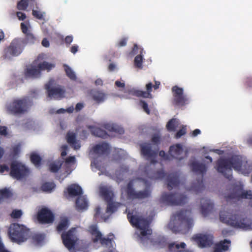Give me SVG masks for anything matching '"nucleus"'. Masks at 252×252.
<instances>
[{
  "instance_id": "1",
  "label": "nucleus",
  "mask_w": 252,
  "mask_h": 252,
  "mask_svg": "<svg viewBox=\"0 0 252 252\" xmlns=\"http://www.w3.org/2000/svg\"><path fill=\"white\" fill-rule=\"evenodd\" d=\"M126 211L127 213V219L130 223L136 228L135 237L139 243L145 247L153 245L161 247L164 246V238L152 235V230L149 228V224L155 214L154 212H151L146 218H144L139 214L135 206H128Z\"/></svg>"
},
{
  "instance_id": "2",
  "label": "nucleus",
  "mask_w": 252,
  "mask_h": 252,
  "mask_svg": "<svg viewBox=\"0 0 252 252\" xmlns=\"http://www.w3.org/2000/svg\"><path fill=\"white\" fill-rule=\"evenodd\" d=\"M219 216L220 221L228 225L245 230L252 229V220L244 218L238 206H221Z\"/></svg>"
},
{
  "instance_id": "3",
  "label": "nucleus",
  "mask_w": 252,
  "mask_h": 252,
  "mask_svg": "<svg viewBox=\"0 0 252 252\" xmlns=\"http://www.w3.org/2000/svg\"><path fill=\"white\" fill-rule=\"evenodd\" d=\"M192 213L189 210H182L173 213L167 227L174 233H186L194 225Z\"/></svg>"
},
{
  "instance_id": "4",
  "label": "nucleus",
  "mask_w": 252,
  "mask_h": 252,
  "mask_svg": "<svg viewBox=\"0 0 252 252\" xmlns=\"http://www.w3.org/2000/svg\"><path fill=\"white\" fill-rule=\"evenodd\" d=\"M246 163L247 162L241 156L235 155L228 158L219 159L216 162V169L218 172L230 180L232 177V168L241 171L242 166H245Z\"/></svg>"
},
{
  "instance_id": "5",
  "label": "nucleus",
  "mask_w": 252,
  "mask_h": 252,
  "mask_svg": "<svg viewBox=\"0 0 252 252\" xmlns=\"http://www.w3.org/2000/svg\"><path fill=\"white\" fill-rule=\"evenodd\" d=\"M36 40V38L31 32L26 35L25 38L13 39L9 46L4 49L2 58L4 60H10L13 57L19 55L27 44H34Z\"/></svg>"
},
{
  "instance_id": "6",
  "label": "nucleus",
  "mask_w": 252,
  "mask_h": 252,
  "mask_svg": "<svg viewBox=\"0 0 252 252\" xmlns=\"http://www.w3.org/2000/svg\"><path fill=\"white\" fill-rule=\"evenodd\" d=\"M29 233V230L25 226L18 223H12L9 228L8 235L10 239L12 242L18 244L26 241Z\"/></svg>"
},
{
  "instance_id": "7",
  "label": "nucleus",
  "mask_w": 252,
  "mask_h": 252,
  "mask_svg": "<svg viewBox=\"0 0 252 252\" xmlns=\"http://www.w3.org/2000/svg\"><path fill=\"white\" fill-rule=\"evenodd\" d=\"M29 98L24 97L14 99L7 106L8 111L14 115H21L25 114L28 110Z\"/></svg>"
},
{
  "instance_id": "8",
  "label": "nucleus",
  "mask_w": 252,
  "mask_h": 252,
  "mask_svg": "<svg viewBox=\"0 0 252 252\" xmlns=\"http://www.w3.org/2000/svg\"><path fill=\"white\" fill-rule=\"evenodd\" d=\"M172 92L173 96L172 103L174 106L181 107L189 103V98L184 94L183 88L174 86L172 88Z\"/></svg>"
},
{
  "instance_id": "9",
  "label": "nucleus",
  "mask_w": 252,
  "mask_h": 252,
  "mask_svg": "<svg viewBox=\"0 0 252 252\" xmlns=\"http://www.w3.org/2000/svg\"><path fill=\"white\" fill-rule=\"evenodd\" d=\"M53 81H49L45 85V89L47 91L48 97L55 99H60L64 97L65 90L63 87L58 85L56 86H52Z\"/></svg>"
},
{
  "instance_id": "10",
  "label": "nucleus",
  "mask_w": 252,
  "mask_h": 252,
  "mask_svg": "<svg viewBox=\"0 0 252 252\" xmlns=\"http://www.w3.org/2000/svg\"><path fill=\"white\" fill-rule=\"evenodd\" d=\"M186 197L177 193L163 192L162 193L160 200L161 203L167 205H181L185 202Z\"/></svg>"
},
{
  "instance_id": "11",
  "label": "nucleus",
  "mask_w": 252,
  "mask_h": 252,
  "mask_svg": "<svg viewBox=\"0 0 252 252\" xmlns=\"http://www.w3.org/2000/svg\"><path fill=\"white\" fill-rule=\"evenodd\" d=\"M29 173V170L21 163L14 161L10 164V176L17 180L25 178Z\"/></svg>"
},
{
  "instance_id": "12",
  "label": "nucleus",
  "mask_w": 252,
  "mask_h": 252,
  "mask_svg": "<svg viewBox=\"0 0 252 252\" xmlns=\"http://www.w3.org/2000/svg\"><path fill=\"white\" fill-rule=\"evenodd\" d=\"M34 217L38 222L42 224H52L55 220L54 214L47 208H43L39 210Z\"/></svg>"
},
{
  "instance_id": "13",
  "label": "nucleus",
  "mask_w": 252,
  "mask_h": 252,
  "mask_svg": "<svg viewBox=\"0 0 252 252\" xmlns=\"http://www.w3.org/2000/svg\"><path fill=\"white\" fill-rule=\"evenodd\" d=\"M89 231L93 236V241L95 243L100 241L102 246L107 248H113L112 239V238H105L102 237V234L98 230L96 225H92L89 228Z\"/></svg>"
},
{
  "instance_id": "14",
  "label": "nucleus",
  "mask_w": 252,
  "mask_h": 252,
  "mask_svg": "<svg viewBox=\"0 0 252 252\" xmlns=\"http://www.w3.org/2000/svg\"><path fill=\"white\" fill-rule=\"evenodd\" d=\"M151 191L149 188H146L143 191H135L133 188V183L130 181L127 185L126 193L130 199H142L149 197Z\"/></svg>"
},
{
  "instance_id": "15",
  "label": "nucleus",
  "mask_w": 252,
  "mask_h": 252,
  "mask_svg": "<svg viewBox=\"0 0 252 252\" xmlns=\"http://www.w3.org/2000/svg\"><path fill=\"white\" fill-rule=\"evenodd\" d=\"M63 242L65 247L70 252L73 250L74 247L78 240L75 228L70 229L66 234L62 235Z\"/></svg>"
},
{
  "instance_id": "16",
  "label": "nucleus",
  "mask_w": 252,
  "mask_h": 252,
  "mask_svg": "<svg viewBox=\"0 0 252 252\" xmlns=\"http://www.w3.org/2000/svg\"><path fill=\"white\" fill-rule=\"evenodd\" d=\"M99 195L107 205H122L114 202L115 194L111 187L102 186L99 188Z\"/></svg>"
},
{
  "instance_id": "17",
  "label": "nucleus",
  "mask_w": 252,
  "mask_h": 252,
  "mask_svg": "<svg viewBox=\"0 0 252 252\" xmlns=\"http://www.w3.org/2000/svg\"><path fill=\"white\" fill-rule=\"evenodd\" d=\"M94 217L100 218L102 220H106L110 215L117 210V206H101L95 209Z\"/></svg>"
},
{
  "instance_id": "18",
  "label": "nucleus",
  "mask_w": 252,
  "mask_h": 252,
  "mask_svg": "<svg viewBox=\"0 0 252 252\" xmlns=\"http://www.w3.org/2000/svg\"><path fill=\"white\" fill-rule=\"evenodd\" d=\"M141 155L146 159L150 160L152 164L157 162L156 158L158 155V151L153 150L152 149L151 144L150 143H144L140 145Z\"/></svg>"
},
{
  "instance_id": "19",
  "label": "nucleus",
  "mask_w": 252,
  "mask_h": 252,
  "mask_svg": "<svg viewBox=\"0 0 252 252\" xmlns=\"http://www.w3.org/2000/svg\"><path fill=\"white\" fill-rule=\"evenodd\" d=\"M227 199H234L240 200L241 199H252V191L251 190H244L242 188H238L234 189L233 191L227 196Z\"/></svg>"
},
{
  "instance_id": "20",
  "label": "nucleus",
  "mask_w": 252,
  "mask_h": 252,
  "mask_svg": "<svg viewBox=\"0 0 252 252\" xmlns=\"http://www.w3.org/2000/svg\"><path fill=\"white\" fill-rule=\"evenodd\" d=\"M213 236L211 234H197L192 239L200 248L210 247L213 244Z\"/></svg>"
},
{
  "instance_id": "21",
  "label": "nucleus",
  "mask_w": 252,
  "mask_h": 252,
  "mask_svg": "<svg viewBox=\"0 0 252 252\" xmlns=\"http://www.w3.org/2000/svg\"><path fill=\"white\" fill-rule=\"evenodd\" d=\"M153 87V84L151 82H149L146 85L147 91L132 89L129 91V94L137 97L151 98L152 97L151 93Z\"/></svg>"
},
{
  "instance_id": "22",
  "label": "nucleus",
  "mask_w": 252,
  "mask_h": 252,
  "mask_svg": "<svg viewBox=\"0 0 252 252\" xmlns=\"http://www.w3.org/2000/svg\"><path fill=\"white\" fill-rule=\"evenodd\" d=\"M149 165H146L144 168V174L146 177L151 180L162 179L166 176V174L163 169L153 172L149 170Z\"/></svg>"
},
{
  "instance_id": "23",
  "label": "nucleus",
  "mask_w": 252,
  "mask_h": 252,
  "mask_svg": "<svg viewBox=\"0 0 252 252\" xmlns=\"http://www.w3.org/2000/svg\"><path fill=\"white\" fill-rule=\"evenodd\" d=\"M82 188L77 184H73L68 186L64 190V195L65 196L73 197L78 196L83 194Z\"/></svg>"
},
{
  "instance_id": "24",
  "label": "nucleus",
  "mask_w": 252,
  "mask_h": 252,
  "mask_svg": "<svg viewBox=\"0 0 252 252\" xmlns=\"http://www.w3.org/2000/svg\"><path fill=\"white\" fill-rule=\"evenodd\" d=\"M167 188L171 190L173 188L179 186L180 184L179 177L177 173H171L166 176Z\"/></svg>"
},
{
  "instance_id": "25",
  "label": "nucleus",
  "mask_w": 252,
  "mask_h": 252,
  "mask_svg": "<svg viewBox=\"0 0 252 252\" xmlns=\"http://www.w3.org/2000/svg\"><path fill=\"white\" fill-rule=\"evenodd\" d=\"M89 94L92 99L98 104L104 102L106 98V94L105 93L96 89L91 90Z\"/></svg>"
},
{
  "instance_id": "26",
  "label": "nucleus",
  "mask_w": 252,
  "mask_h": 252,
  "mask_svg": "<svg viewBox=\"0 0 252 252\" xmlns=\"http://www.w3.org/2000/svg\"><path fill=\"white\" fill-rule=\"evenodd\" d=\"M94 153L98 156L107 155L110 152L109 145L106 143L96 144L93 148Z\"/></svg>"
},
{
  "instance_id": "27",
  "label": "nucleus",
  "mask_w": 252,
  "mask_h": 252,
  "mask_svg": "<svg viewBox=\"0 0 252 252\" xmlns=\"http://www.w3.org/2000/svg\"><path fill=\"white\" fill-rule=\"evenodd\" d=\"M183 152V149L182 146L180 144H176L171 146L169 148V153L170 155L175 158L178 159H182L183 158L181 155Z\"/></svg>"
},
{
  "instance_id": "28",
  "label": "nucleus",
  "mask_w": 252,
  "mask_h": 252,
  "mask_svg": "<svg viewBox=\"0 0 252 252\" xmlns=\"http://www.w3.org/2000/svg\"><path fill=\"white\" fill-rule=\"evenodd\" d=\"M192 171L197 174L203 176L206 174L207 168L205 164L200 163L197 161H193L190 164Z\"/></svg>"
},
{
  "instance_id": "29",
  "label": "nucleus",
  "mask_w": 252,
  "mask_h": 252,
  "mask_svg": "<svg viewBox=\"0 0 252 252\" xmlns=\"http://www.w3.org/2000/svg\"><path fill=\"white\" fill-rule=\"evenodd\" d=\"M13 196L12 190L8 188L0 189V204L11 200Z\"/></svg>"
},
{
  "instance_id": "30",
  "label": "nucleus",
  "mask_w": 252,
  "mask_h": 252,
  "mask_svg": "<svg viewBox=\"0 0 252 252\" xmlns=\"http://www.w3.org/2000/svg\"><path fill=\"white\" fill-rule=\"evenodd\" d=\"M199 210L204 218H211L216 214L214 206H199Z\"/></svg>"
},
{
  "instance_id": "31",
  "label": "nucleus",
  "mask_w": 252,
  "mask_h": 252,
  "mask_svg": "<svg viewBox=\"0 0 252 252\" xmlns=\"http://www.w3.org/2000/svg\"><path fill=\"white\" fill-rule=\"evenodd\" d=\"M138 50H140V54L136 56L134 60V65L135 67L139 68H142L143 56L142 55L143 49L139 47L137 44H134L133 47L132 52L134 54L138 53Z\"/></svg>"
},
{
  "instance_id": "32",
  "label": "nucleus",
  "mask_w": 252,
  "mask_h": 252,
  "mask_svg": "<svg viewBox=\"0 0 252 252\" xmlns=\"http://www.w3.org/2000/svg\"><path fill=\"white\" fill-rule=\"evenodd\" d=\"M186 247V244L184 242L180 244L176 243H172L168 245V252H189L183 249Z\"/></svg>"
},
{
  "instance_id": "33",
  "label": "nucleus",
  "mask_w": 252,
  "mask_h": 252,
  "mask_svg": "<svg viewBox=\"0 0 252 252\" xmlns=\"http://www.w3.org/2000/svg\"><path fill=\"white\" fill-rule=\"evenodd\" d=\"M25 74L26 77L37 78L40 76L41 72L37 66H32L31 67L27 68Z\"/></svg>"
},
{
  "instance_id": "34",
  "label": "nucleus",
  "mask_w": 252,
  "mask_h": 252,
  "mask_svg": "<svg viewBox=\"0 0 252 252\" xmlns=\"http://www.w3.org/2000/svg\"><path fill=\"white\" fill-rule=\"evenodd\" d=\"M89 128L91 129L92 134L95 136L102 138H107L108 136L106 131L101 129L100 128L93 126H89Z\"/></svg>"
},
{
  "instance_id": "35",
  "label": "nucleus",
  "mask_w": 252,
  "mask_h": 252,
  "mask_svg": "<svg viewBox=\"0 0 252 252\" xmlns=\"http://www.w3.org/2000/svg\"><path fill=\"white\" fill-rule=\"evenodd\" d=\"M230 241L224 240L222 242L216 245L214 252H225L229 248Z\"/></svg>"
},
{
  "instance_id": "36",
  "label": "nucleus",
  "mask_w": 252,
  "mask_h": 252,
  "mask_svg": "<svg viewBox=\"0 0 252 252\" xmlns=\"http://www.w3.org/2000/svg\"><path fill=\"white\" fill-rule=\"evenodd\" d=\"M104 127L106 129L110 132H114L119 134H123L125 132L123 128L114 124H105Z\"/></svg>"
},
{
  "instance_id": "37",
  "label": "nucleus",
  "mask_w": 252,
  "mask_h": 252,
  "mask_svg": "<svg viewBox=\"0 0 252 252\" xmlns=\"http://www.w3.org/2000/svg\"><path fill=\"white\" fill-rule=\"evenodd\" d=\"M69 226V221L68 219L64 216L61 217L60 222L57 226V230L61 232L66 229Z\"/></svg>"
},
{
  "instance_id": "38",
  "label": "nucleus",
  "mask_w": 252,
  "mask_h": 252,
  "mask_svg": "<svg viewBox=\"0 0 252 252\" xmlns=\"http://www.w3.org/2000/svg\"><path fill=\"white\" fill-rule=\"evenodd\" d=\"M55 65L54 63H49L46 61H44L37 64L40 71L42 70L50 71L53 68L55 67Z\"/></svg>"
},
{
  "instance_id": "39",
  "label": "nucleus",
  "mask_w": 252,
  "mask_h": 252,
  "mask_svg": "<svg viewBox=\"0 0 252 252\" xmlns=\"http://www.w3.org/2000/svg\"><path fill=\"white\" fill-rule=\"evenodd\" d=\"M179 123L176 119L170 120L166 125V128L169 131H174L178 126Z\"/></svg>"
},
{
  "instance_id": "40",
  "label": "nucleus",
  "mask_w": 252,
  "mask_h": 252,
  "mask_svg": "<svg viewBox=\"0 0 252 252\" xmlns=\"http://www.w3.org/2000/svg\"><path fill=\"white\" fill-rule=\"evenodd\" d=\"M31 162L37 167L41 165V158L40 156L36 153H32L30 156Z\"/></svg>"
},
{
  "instance_id": "41",
  "label": "nucleus",
  "mask_w": 252,
  "mask_h": 252,
  "mask_svg": "<svg viewBox=\"0 0 252 252\" xmlns=\"http://www.w3.org/2000/svg\"><path fill=\"white\" fill-rule=\"evenodd\" d=\"M63 67L67 76L72 80H76V76L72 69L67 64H63Z\"/></svg>"
},
{
  "instance_id": "42",
  "label": "nucleus",
  "mask_w": 252,
  "mask_h": 252,
  "mask_svg": "<svg viewBox=\"0 0 252 252\" xmlns=\"http://www.w3.org/2000/svg\"><path fill=\"white\" fill-rule=\"evenodd\" d=\"M56 185L53 182H45L43 183L41 187V190L45 192H51L55 188Z\"/></svg>"
},
{
  "instance_id": "43",
  "label": "nucleus",
  "mask_w": 252,
  "mask_h": 252,
  "mask_svg": "<svg viewBox=\"0 0 252 252\" xmlns=\"http://www.w3.org/2000/svg\"><path fill=\"white\" fill-rule=\"evenodd\" d=\"M32 243L36 246L41 245L44 239V236L42 234H35L32 236Z\"/></svg>"
},
{
  "instance_id": "44",
  "label": "nucleus",
  "mask_w": 252,
  "mask_h": 252,
  "mask_svg": "<svg viewBox=\"0 0 252 252\" xmlns=\"http://www.w3.org/2000/svg\"><path fill=\"white\" fill-rule=\"evenodd\" d=\"M88 199L86 195H78L75 201V205H88Z\"/></svg>"
},
{
  "instance_id": "45",
  "label": "nucleus",
  "mask_w": 252,
  "mask_h": 252,
  "mask_svg": "<svg viewBox=\"0 0 252 252\" xmlns=\"http://www.w3.org/2000/svg\"><path fill=\"white\" fill-rule=\"evenodd\" d=\"M29 5L28 0H20L17 2V8L19 10H25Z\"/></svg>"
},
{
  "instance_id": "46",
  "label": "nucleus",
  "mask_w": 252,
  "mask_h": 252,
  "mask_svg": "<svg viewBox=\"0 0 252 252\" xmlns=\"http://www.w3.org/2000/svg\"><path fill=\"white\" fill-rule=\"evenodd\" d=\"M62 165V163L58 162L56 163L55 162L51 163L49 165V170L51 172L57 173L61 169Z\"/></svg>"
},
{
  "instance_id": "47",
  "label": "nucleus",
  "mask_w": 252,
  "mask_h": 252,
  "mask_svg": "<svg viewBox=\"0 0 252 252\" xmlns=\"http://www.w3.org/2000/svg\"><path fill=\"white\" fill-rule=\"evenodd\" d=\"M66 140L70 144H74L76 143V135L74 133L68 132L66 135Z\"/></svg>"
},
{
  "instance_id": "48",
  "label": "nucleus",
  "mask_w": 252,
  "mask_h": 252,
  "mask_svg": "<svg viewBox=\"0 0 252 252\" xmlns=\"http://www.w3.org/2000/svg\"><path fill=\"white\" fill-rule=\"evenodd\" d=\"M45 14V12H42L37 10L33 9L32 11V14L34 17L39 20H43Z\"/></svg>"
},
{
  "instance_id": "49",
  "label": "nucleus",
  "mask_w": 252,
  "mask_h": 252,
  "mask_svg": "<svg viewBox=\"0 0 252 252\" xmlns=\"http://www.w3.org/2000/svg\"><path fill=\"white\" fill-rule=\"evenodd\" d=\"M22 211L21 210L18 209L13 210L10 214L11 218L13 219H19L22 216Z\"/></svg>"
},
{
  "instance_id": "50",
  "label": "nucleus",
  "mask_w": 252,
  "mask_h": 252,
  "mask_svg": "<svg viewBox=\"0 0 252 252\" xmlns=\"http://www.w3.org/2000/svg\"><path fill=\"white\" fill-rule=\"evenodd\" d=\"M187 133V128L186 126H182L181 129L177 132L175 134L176 139L180 138L181 136L184 135Z\"/></svg>"
},
{
  "instance_id": "51",
  "label": "nucleus",
  "mask_w": 252,
  "mask_h": 252,
  "mask_svg": "<svg viewBox=\"0 0 252 252\" xmlns=\"http://www.w3.org/2000/svg\"><path fill=\"white\" fill-rule=\"evenodd\" d=\"M140 104L144 111L147 114H150V110L148 108V105L144 100H140Z\"/></svg>"
},
{
  "instance_id": "52",
  "label": "nucleus",
  "mask_w": 252,
  "mask_h": 252,
  "mask_svg": "<svg viewBox=\"0 0 252 252\" xmlns=\"http://www.w3.org/2000/svg\"><path fill=\"white\" fill-rule=\"evenodd\" d=\"M21 29L22 31V32L25 34H27L29 33V32H31L30 30H29L28 26L26 25L24 23H21Z\"/></svg>"
},
{
  "instance_id": "53",
  "label": "nucleus",
  "mask_w": 252,
  "mask_h": 252,
  "mask_svg": "<svg viewBox=\"0 0 252 252\" xmlns=\"http://www.w3.org/2000/svg\"><path fill=\"white\" fill-rule=\"evenodd\" d=\"M75 158L74 156H70L67 158H66L65 160V163L66 165H67L69 163H75Z\"/></svg>"
},
{
  "instance_id": "54",
  "label": "nucleus",
  "mask_w": 252,
  "mask_h": 252,
  "mask_svg": "<svg viewBox=\"0 0 252 252\" xmlns=\"http://www.w3.org/2000/svg\"><path fill=\"white\" fill-rule=\"evenodd\" d=\"M160 136L158 134H154L152 137L151 141L154 144H158L160 142Z\"/></svg>"
},
{
  "instance_id": "55",
  "label": "nucleus",
  "mask_w": 252,
  "mask_h": 252,
  "mask_svg": "<svg viewBox=\"0 0 252 252\" xmlns=\"http://www.w3.org/2000/svg\"><path fill=\"white\" fill-rule=\"evenodd\" d=\"M127 41V38L126 37H124L120 40V41L117 43V46L119 47L125 46L126 45Z\"/></svg>"
},
{
  "instance_id": "56",
  "label": "nucleus",
  "mask_w": 252,
  "mask_h": 252,
  "mask_svg": "<svg viewBox=\"0 0 252 252\" xmlns=\"http://www.w3.org/2000/svg\"><path fill=\"white\" fill-rule=\"evenodd\" d=\"M19 147L18 146H15L13 148L11 154L13 157H15L19 154Z\"/></svg>"
},
{
  "instance_id": "57",
  "label": "nucleus",
  "mask_w": 252,
  "mask_h": 252,
  "mask_svg": "<svg viewBox=\"0 0 252 252\" xmlns=\"http://www.w3.org/2000/svg\"><path fill=\"white\" fill-rule=\"evenodd\" d=\"M16 15L19 20H24L26 18V14L20 11L17 12Z\"/></svg>"
},
{
  "instance_id": "58",
  "label": "nucleus",
  "mask_w": 252,
  "mask_h": 252,
  "mask_svg": "<svg viewBox=\"0 0 252 252\" xmlns=\"http://www.w3.org/2000/svg\"><path fill=\"white\" fill-rule=\"evenodd\" d=\"M75 209L78 212H84L88 209V206H75Z\"/></svg>"
},
{
  "instance_id": "59",
  "label": "nucleus",
  "mask_w": 252,
  "mask_h": 252,
  "mask_svg": "<svg viewBox=\"0 0 252 252\" xmlns=\"http://www.w3.org/2000/svg\"><path fill=\"white\" fill-rule=\"evenodd\" d=\"M7 127L4 126H0V134L5 136L7 135Z\"/></svg>"
},
{
  "instance_id": "60",
  "label": "nucleus",
  "mask_w": 252,
  "mask_h": 252,
  "mask_svg": "<svg viewBox=\"0 0 252 252\" xmlns=\"http://www.w3.org/2000/svg\"><path fill=\"white\" fill-rule=\"evenodd\" d=\"M73 41V36L72 35H68L65 37L64 42L66 44L69 45Z\"/></svg>"
},
{
  "instance_id": "61",
  "label": "nucleus",
  "mask_w": 252,
  "mask_h": 252,
  "mask_svg": "<svg viewBox=\"0 0 252 252\" xmlns=\"http://www.w3.org/2000/svg\"><path fill=\"white\" fill-rule=\"evenodd\" d=\"M9 171V167L7 165L3 164V165H0V173H3L4 171Z\"/></svg>"
},
{
  "instance_id": "62",
  "label": "nucleus",
  "mask_w": 252,
  "mask_h": 252,
  "mask_svg": "<svg viewBox=\"0 0 252 252\" xmlns=\"http://www.w3.org/2000/svg\"><path fill=\"white\" fill-rule=\"evenodd\" d=\"M246 85L249 87H252V77H249L246 79Z\"/></svg>"
},
{
  "instance_id": "63",
  "label": "nucleus",
  "mask_w": 252,
  "mask_h": 252,
  "mask_svg": "<svg viewBox=\"0 0 252 252\" xmlns=\"http://www.w3.org/2000/svg\"><path fill=\"white\" fill-rule=\"evenodd\" d=\"M159 156L163 158L164 159H168V156L163 150H161L160 151H159Z\"/></svg>"
},
{
  "instance_id": "64",
  "label": "nucleus",
  "mask_w": 252,
  "mask_h": 252,
  "mask_svg": "<svg viewBox=\"0 0 252 252\" xmlns=\"http://www.w3.org/2000/svg\"><path fill=\"white\" fill-rule=\"evenodd\" d=\"M41 44H42V46L45 47H48L49 46V45H50L49 41L46 38H44L42 40Z\"/></svg>"
}]
</instances>
